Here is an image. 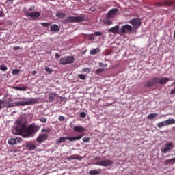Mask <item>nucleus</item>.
I'll use <instances>...</instances> for the list:
<instances>
[{
    "label": "nucleus",
    "mask_w": 175,
    "mask_h": 175,
    "mask_svg": "<svg viewBox=\"0 0 175 175\" xmlns=\"http://www.w3.org/2000/svg\"><path fill=\"white\" fill-rule=\"evenodd\" d=\"M70 137H60L59 139L56 140L57 144H59L61 143H65L66 140H69Z\"/></svg>",
    "instance_id": "obj_17"
},
{
    "label": "nucleus",
    "mask_w": 175,
    "mask_h": 175,
    "mask_svg": "<svg viewBox=\"0 0 175 175\" xmlns=\"http://www.w3.org/2000/svg\"><path fill=\"white\" fill-rule=\"evenodd\" d=\"M23 142V139L21 138H11L8 140V143L10 144V146H14L17 144V143H21Z\"/></svg>",
    "instance_id": "obj_12"
},
{
    "label": "nucleus",
    "mask_w": 175,
    "mask_h": 175,
    "mask_svg": "<svg viewBox=\"0 0 175 175\" xmlns=\"http://www.w3.org/2000/svg\"><path fill=\"white\" fill-rule=\"evenodd\" d=\"M113 18L109 16V15H106L105 18L103 21V23L105 25H113V21L111 20Z\"/></svg>",
    "instance_id": "obj_14"
},
{
    "label": "nucleus",
    "mask_w": 175,
    "mask_h": 175,
    "mask_svg": "<svg viewBox=\"0 0 175 175\" xmlns=\"http://www.w3.org/2000/svg\"><path fill=\"white\" fill-rule=\"evenodd\" d=\"M78 77L79 79H81V80H85V79H86V77H85V75H84V74H79L78 75Z\"/></svg>",
    "instance_id": "obj_41"
},
{
    "label": "nucleus",
    "mask_w": 175,
    "mask_h": 175,
    "mask_svg": "<svg viewBox=\"0 0 175 175\" xmlns=\"http://www.w3.org/2000/svg\"><path fill=\"white\" fill-rule=\"evenodd\" d=\"M36 73H38V72L36 70H33V71L31 72V75L33 76H35V75H36Z\"/></svg>",
    "instance_id": "obj_56"
},
{
    "label": "nucleus",
    "mask_w": 175,
    "mask_h": 175,
    "mask_svg": "<svg viewBox=\"0 0 175 175\" xmlns=\"http://www.w3.org/2000/svg\"><path fill=\"white\" fill-rule=\"evenodd\" d=\"M14 90H17L18 91H27V87H14Z\"/></svg>",
    "instance_id": "obj_32"
},
{
    "label": "nucleus",
    "mask_w": 175,
    "mask_h": 175,
    "mask_svg": "<svg viewBox=\"0 0 175 175\" xmlns=\"http://www.w3.org/2000/svg\"><path fill=\"white\" fill-rule=\"evenodd\" d=\"M5 101L0 100V109H2V107H5Z\"/></svg>",
    "instance_id": "obj_43"
},
{
    "label": "nucleus",
    "mask_w": 175,
    "mask_h": 175,
    "mask_svg": "<svg viewBox=\"0 0 175 175\" xmlns=\"http://www.w3.org/2000/svg\"><path fill=\"white\" fill-rule=\"evenodd\" d=\"M40 121L41 122H46L47 121V120L46 119V118L41 117V118H40Z\"/></svg>",
    "instance_id": "obj_49"
},
{
    "label": "nucleus",
    "mask_w": 175,
    "mask_h": 175,
    "mask_svg": "<svg viewBox=\"0 0 175 175\" xmlns=\"http://www.w3.org/2000/svg\"><path fill=\"white\" fill-rule=\"evenodd\" d=\"M155 117H158V113H150L147 118L148 120H154V118H155Z\"/></svg>",
    "instance_id": "obj_29"
},
{
    "label": "nucleus",
    "mask_w": 175,
    "mask_h": 175,
    "mask_svg": "<svg viewBox=\"0 0 175 175\" xmlns=\"http://www.w3.org/2000/svg\"><path fill=\"white\" fill-rule=\"evenodd\" d=\"M8 2H12L13 0H8Z\"/></svg>",
    "instance_id": "obj_59"
},
{
    "label": "nucleus",
    "mask_w": 175,
    "mask_h": 175,
    "mask_svg": "<svg viewBox=\"0 0 175 175\" xmlns=\"http://www.w3.org/2000/svg\"><path fill=\"white\" fill-rule=\"evenodd\" d=\"M172 5H174V1H165V6H172Z\"/></svg>",
    "instance_id": "obj_36"
},
{
    "label": "nucleus",
    "mask_w": 175,
    "mask_h": 175,
    "mask_svg": "<svg viewBox=\"0 0 175 175\" xmlns=\"http://www.w3.org/2000/svg\"><path fill=\"white\" fill-rule=\"evenodd\" d=\"M83 21H85V17L84 16H68L62 23L68 24L69 23H83Z\"/></svg>",
    "instance_id": "obj_2"
},
{
    "label": "nucleus",
    "mask_w": 175,
    "mask_h": 175,
    "mask_svg": "<svg viewBox=\"0 0 175 175\" xmlns=\"http://www.w3.org/2000/svg\"><path fill=\"white\" fill-rule=\"evenodd\" d=\"M174 148V145H173V142H168L165 144V146L161 149V152L163 154H166L169 152V151L173 150Z\"/></svg>",
    "instance_id": "obj_7"
},
{
    "label": "nucleus",
    "mask_w": 175,
    "mask_h": 175,
    "mask_svg": "<svg viewBox=\"0 0 175 175\" xmlns=\"http://www.w3.org/2000/svg\"><path fill=\"white\" fill-rule=\"evenodd\" d=\"M15 106H27V101H18L14 103Z\"/></svg>",
    "instance_id": "obj_27"
},
{
    "label": "nucleus",
    "mask_w": 175,
    "mask_h": 175,
    "mask_svg": "<svg viewBox=\"0 0 175 175\" xmlns=\"http://www.w3.org/2000/svg\"><path fill=\"white\" fill-rule=\"evenodd\" d=\"M157 6H158L159 8L165 6V1L157 3Z\"/></svg>",
    "instance_id": "obj_34"
},
{
    "label": "nucleus",
    "mask_w": 175,
    "mask_h": 175,
    "mask_svg": "<svg viewBox=\"0 0 175 175\" xmlns=\"http://www.w3.org/2000/svg\"><path fill=\"white\" fill-rule=\"evenodd\" d=\"M88 36L90 38H89L90 40H94V39H95V38H94V36H95V34H89V35H88Z\"/></svg>",
    "instance_id": "obj_45"
},
{
    "label": "nucleus",
    "mask_w": 175,
    "mask_h": 175,
    "mask_svg": "<svg viewBox=\"0 0 175 175\" xmlns=\"http://www.w3.org/2000/svg\"><path fill=\"white\" fill-rule=\"evenodd\" d=\"M145 87H146V88L154 87V84L152 83V81H148L145 84Z\"/></svg>",
    "instance_id": "obj_33"
},
{
    "label": "nucleus",
    "mask_w": 175,
    "mask_h": 175,
    "mask_svg": "<svg viewBox=\"0 0 175 175\" xmlns=\"http://www.w3.org/2000/svg\"><path fill=\"white\" fill-rule=\"evenodd\" d=\"M0 70H2L3 72H5L6 70H8V67H6V66L1 64L0 66Z\"/></svg>",
    "instance_id": "obj_37"
},
{
    "label": "nucleus",
    "mask_w": 175,
    "mask_h": 175,
    "mask_svg": "<svg viewBox=\"0 0 175 175\" xmlns=\"http://www.w3.org/2000/svg\"><path fill=\"white\" fill-rule=\"evenodd\" d=\"M56 17L58 18H65V17H66V14L62 12H59L56 13Z\"/></svg>",
    "instance_id": "obj_25"
},
{
    "label": "nucleus",
    "mask_w": 175,
    "mask_h": 175,
    "mask_svg": "<svg viewBox=\"0 0 175 175\" xmlns=\"http://www.w3.org/2000/svg\"><path fill=\"white\" fill-rule=\"evenodd\" d=\"M81 137H83V135H79L77 137H70L69 141L73 142L74 140H80V139H81Z\"/></svg>",
    "instance_id": "obj_30"
},
{
    "label": "nucleus",
    "mask_w": 175,
    "mask_h": 175,
    "mask_svg": "<svg viewBox=\"0 0 175 175\" xmlns=\"http://www.w3.org/2000/svg\"><path fill=\"white\" fill-rule=\"evenodd\" d=\"M170 94H171V95H174V94H175V87L173 90H171Z\"/></svg>",
    "instance_id": "obj_52"
},
{
    "label": "nucleus",
    "mask_w": 175,
    "mask_h": 175,
    "mask_svg": "<svg viewBox=\"0 0 175 175\" xmlns=\"http://www.w3.org/2000/svg\"><path fill=\"white\" fill-rule=\"evenodd\" d=\"M13 49L15 50V51L21 50V47H20V46H14Z\"/></svg>",
    "instance_id": "obj_51"
},
{
    "label": "nucleus",
    "mask_w": 175,
    "mask_h": 175,
    "mask_svg": "<svg viewBox=\"0 0 175 175\" xmlns=\"http://www.w3.org/2000/svg\"><path fill=\"white\" fill-rule=\"evenodd\" d=\"M129 24H131L134 28H139L142 24V21L139 18H133L129 21Z\"/></svg>",
    "instance_id": "obj_9"
},
{
    "label": "nucleus",
    "mask_w": 175,
    "mask_h": 175,
    "mask_svg": "<svg viewBox=\"0 0 175 175\" xmlns=\"http://www.w3.org/2000/svg\"><path fill=\"white\" fill-rule=\"evenodd\" d=\"M5 107L7 108V109H9V107H14L15 106V104L14 103H10V102H8V101H5Z\"/></svg>",
    "instance_id": "obj_26"
},
{
    "label": "nucleus",
    "mask_w": 175,
    "mask_h": 175,
    "mask_svg": "<svg viewBox=\"0 0 175 175\" xmlns=\"http://www.w3.org/2000/svg\"><path fill=\"white\" fill-rule=\"evenodd\" d=\"M93 35H96V36H100L102 33L100 31H95Z\"/></svg>",
    "instance_id": "obj_48"
},
{
    "label": "nucleus",
    "mask_w": 175,
    "mask_h": 175,
    "mask_svg": "<svg viewBox=\"0 0 175 175\" xmlns=\"http://www.w3.org/2000/svg\"><path fill=\"white\" fill-rule=\"evenodd\" d=\"M83 142L84 143H87L88 142H90V137H85L83 138Z\"/></svg>",
    "instance_id": "obj_44"
},
{
    "label": "nucleus",
    "mask_w": 175,
    "mask_h": 175,
    "mask_svg": "<svg viewBox=\"0 0 175 175\" xmlns=\"http://www.w3.org/2000/svg\"><path fill=\"white\" fill-rule=\"evenodd\" d=\"M100 51V49L99 48L92 49L90 51V54H91V55H95V54H98Z\"/></svg>",
    "instance_id": "obj_23"
},
{
    "label": "nucleus",
    "mask_w": 175,
    "mask_h": 175,
    "mask_svg": "<svg viewBox=\"0 0 175 175\" xmlns=\"http://www.w3.org/2000/svg\"><path fill=\"white\" fill-rule=\"evenodd\" d=\"M59 121H65V117L60 116L58 118Z\"/></svg>",
    "instance_id": "obj_50"
},
{
    "label": "nucleus",
    "mask_w": 175,
    "mask_h": 175,
    "mask_svg": "<svg viewBox=\"0 0 175 175\" xmlns=\"http://www.w3.org/2000/svg\"><path fill=\"white\" fill-rule=\"evenodd\" d=\"M50 28L51 32H58L61 29V27L58 25H52Z\"/></svg>",
    "instance_id": "obj_19"
},
{
    "label": "nucleus",
    "mask_w": 175,
    "mask_h": 175,
    "mask_svg": "<svg viewBox=\"0 0 175 175\" xmlns=\"http://www.w3.org/2000/svg\"><path fill=\"white\" fill-rule=\"evenodd\" d=\"M103 72H105V69L104 68H98L96 70V75H100V73H103Z\"/></svg>",
    "instance_id": "obj_38"
},
{
    "label": "nucleus",
    "mask_w": 175,
    "mask_h": 175,
    "mask_svg": "<svg viewBox=\"0 0 175 175\" xmlns=\"http://www.w3.org/2000/svg\"><path fill=\"white\" fill-rule=\"evenodd\" d=\"M159 77H154L152 80V83L154 86L157 85L159 84Z\"/></svg>",
    "instance_id": "obj_28"
},
{
    "label": "nucleus",
    "mask_w": 175,
    "mask_h": 175,
    "mask_svg": "<svg viewBox=\"0 0 175 175\" xmlns=\"http://www.w3.org/2000/svg\"><path fill=\"white\" fill-rule=\"evenodd\" d=\"M40 127L35 125V123L30 124L28 127L23 120L16 121L15 128L12 130L14 135H20L23 137H33L35 133L39 131Z\"/></svg>",
    "instance_id": "obj_1"
},
{
    "label": "nucleus",
    "mask_w": 175,
    "mask_h": 175,
    "mask_svg": "<svg viewBox=\"0 0 175 175\" xmlns=\"http://www.w3.org/2000/svg\"><path fill=\"white\" fill-rule=\"evenodd\" d=\"M133 28L130 25H124L120 28V35H124L125 33H131Z\"/></svg>",
    "instance_id": "obj_5"
},
{
    "label": "nucleus",
    "mask_w": 175,
    "mask_h": 175,
    "mask_svg": "<svg viewBox=\"0 0 175 175\" xmlns=\"http://www.w3.org/2000/svg\"><path fill=\"white\" fill-rule=\"evenodd\" d=\"M48 98H49V102H54V99L57 98V92H53L49 93L48 94Z\"/></svg>",
    "instance_id": "obj_15"
},
{
    "label": "nucleus",
    "mask_w": 175,
    "mask_h": 175,
    "mask_svg": "<svg viewBox=\"0 0 175 175\" xmlns=\"http://www.w3.org/2000/svg\"><path fill=\"white\" fill-rule=\"evenodd\" d=\"M170 80L168 77H163L159 80V84H166Z\"/></svg>",
    "instance_id": "obj_22"
},
{
    "label": "nucleus",
    "mask_w": 175,
    "mask_h": 175,
    "mask_svg": "<svg viewBox=\"0 0 175 175\" xmlns=\"http://www.w3.org/2000/svg\"><path fill=\"white\" fill-rule=\"evenodd\" d=\"M35 12V6L32 5L30 7L29 10H27L25 11V14L26 16H29V17H31V18H38L40 17L41 13L39 12Z\"/></svg>",
    "instance_id": "obj_3"
},
{
    "label": "nucleus",
    "mask_w": 175,
    "mask_h": 175,
    "mask_svg": "<svg viewBox=\"0 0 175 175\" xmlns=\"http://www.w3.org/2000/svg\"><path fill=\"white\" fill-rule=\"evenodd\" d=\"M172 85H175V81L172 83Z\"/></svg>",
    "instance_id": "obj_58"
},
{
    "label": "nucleus",
    "mask_w": 175,
    "mask_h": 175,
    "mask_svg": "<svg viewBox=\"0 0 175 175\" xmlns=\"http://www.w3.org/2000/svg\"><path fill=\"white\" fill-rule=\"evenodd\" d=\"M75 62V57L73 56H65L60 58V65H69V64H73Z\"/></svg>",
    "instance_id": "obj_4"
},
{
    "label": "nucleus",
    "mask_w": 175,
    "mask_h": 175,
    "mask_svg": "<svg viewBox=\"0 0 175 175\" xmlns=\"http://www.w3.org/2000/svg\"><path fill=\"white\" fill-rule=\"evenodd\" d=\"M12 73L14 75H18L20 73V70H18V69H14V70H12Z\"/></svg>",
    "instance_id": "obj_39"
},
{
    "label": "nucleus",
    "mask_w": 175,
    "mask_h": 175,
    "mask_svg": "<svg viewBox=\"0 0 175 175\" xmlns=\"http://www.w3.org/2000/svg\"><path fill=\"white\" fill-rule=\"evenodd\" d=\"M3 16H5V14H3V12L0 10V17H3Z\"/></svg>",
    "instance_id": "obj_54"
},
{
    "label": "nucleus",
    "mask_w": 175,
    "mask_h": 175,
    "mask_svg": "<svg viewBox=\"0 0 175 175\" xmlns=\"http://www.w3.org/2000/svg\"><path fill=\"white\" fill-rule=\"evenodd\" d=\"M12 98H10V102H12Z\"/></svg>",
    "instance_id": "obj_60"
},
{
    "label": "nucleus",
    "mask_w": 175,
    "mask_h": 175,
    "mask_svg": "<svg viewBox=\"0 0 175 175\" xmlns=\"http://www.w3.org/2000/svg\"><path fill=\"white\" fill-rule=\"evenodd\" d=\"M25 147L27 150H29V151H32L33 150H36L37 148L36 144H35L32 141L27 142Z\"/></svg>",
    "instance_id": "obj_13"
},
{
    "label": "nucleus",
    "mask_w": 175,
    "mask_h": 175,
    "mask_svg": "<svg viewBox=\"0 0 175 175\" xmlns=\"http://www.w3.org/2000/svg\"><path fill=\"white\" fill-rule=\"evenodd\" d=\"M84 72H91V68H85L83 69Z\"/></svg>",
    "instance_id": "obj_55"
},
{
    "label": "nucleus",
    "mask_w": 175,
    "mask_h": 175,
    "mask_svg": "<svg viewBox=\"0 0 175 175\" xmlns=\"http://www.w3.org/2000/svg\"><path fill=\"white\" fill-rule=\"evenodd\" d=\"M55 57L56 59H58V58H59V57H61V55H59V54H58V53H55Z\"/></svg>",
    "instance_id": "obj_53"
},
{
    "label": "nucleus",
    "mask_w": 175,
    "mask_h": 175,
    "mask_svg": "<svg viewBox=\"0 0 175 175\" xmlns=\"http://www.w3.org/2000/svg\"><path fill=\"white\" fill-rule=\"evenodd\" d=\"M39 103V99L38 98H30L27 101H26V105H33Z\"/></svg>",
    "instance_id": "obj_16"
},
{
    "label": "nucleus",
    "mask_w": 175,
    "mask_h": 175,
    "mask_svg": "<svg viewBox=\"0 0 175 175\" xmlns=\"http://www.w3.org/2000/svg\"><path fill=\"white\" fill-rule=\"evenodd\" d=\"M44 70H46V72H47V73H49V75L53 74V71L51 70V68H50V67L45 66Z\"/></svg>",
    "instance_id": "obj_35"
},
{
    "label": "nucleus",
    "mask_w": 175,
    "mask_h": 175,
    "mask_svg": "<svg viewBox=\"0 0 175 175\" xmlns=\"http://www.w3.org/2000/svg\"><path fill=\"white\" fill-rule=\"evenodd\" d=\"M109 32H111V33H114L115 35H121V30L120 29V26L118 25L111 27L109 29Z\"/></svg>",
    "instance_id": "obj_10"
},
{
    "label": "nucleus",
    "mask_w": 175,
    "mask_h": 175,
    "mask_svg": "<svg viewBox=\"0 0 175 175\" xmlns=\"http://www.w3.org/2000/svg\"><path fill=\"white\" fill-rule=\"evenodd\" d=\"M113 163H114V161H113V160L106 159V160H102V161H98L95 163V165H97V166L107 167V166H111Z\"/></svg>",
    "instance_id": "obj_6"
},
{
    "label": "nucleus",
    "mask_w": 175,
    "mask_h": 175,
    "mask_svg": "<svg viewBox=\"0 0 175 175\" xmlns=\"http://www.w3.org/2000/svg\"><path fill=\"white\" fill-rule=\"evenodd\" d=\"M80 117L81 118H85V117H87V115L85 113V112L83 111V112H81Z\"/></svg>",
    "instance_id": "obj_46"
},
{
    "label": "nucleus",
    "mask_w": 175,
    "mask_h": 175,
    "mask_svg": "<svg viewBox=\"0 0 175 175\" xmlns=\"http://www.w3.org/2000/svg\"><path fill=\"white\" fill-rule=\"evenodd\" d=\"M47 139H49V135L40 134L38 137L36 138V142L37 143H39V144H42V143H44Z\"/></svg>",
    "instance_id": "obj_8"
},
{
    "label": "nucleus",
    "mask_w": 175,
    "mask_h": 175,
    "mask_svg": "<svg viewBox=\"0 0 175 175\" xmlns=\"http://www.w3.org/2000/svg\"><path fill=\"white\" fill-rule=\"evenodd\" d=\"M102 173V170L98 169V170H91L89 171V174L90 175H98Z\"/></svg>",
    "instance_id": "obj_20"
},
{
    "label": "nucleus",
    "mask_w": 175,
    "mask_h": 175,
    "mask_svg": "<svg viewBox=\"0 0 175 175\" xmlns=\"http://www.w3.org/2000/svg\"><path fill=\"white\" fill-rule=\"evenodd\" d=\"M100 68H107V64L98 63Z\"/></svg>",
    "instance_id": "obj_42"
},
{
    "label": "nucleus",
    "mask_w": 175,
    "mask_h": 175,
    "mask_svg": "<svg viewBox=\"0 0 175 175\" xmlns=\"http://www.w3.org/2000/svg\"><path fill=\"white\" fill-rule=\"evenodd\" d=\"M157 126L160 129L163 128V126H167L165 120L158 123Z\"/></svg>",
    "instance_id": "obj_31"
},
{
    "label": "nucleus",
    "mask_w": 175,
    "mask_h": 175,
    "mask_svg": "<svg viewBox=\"0 0 175 175\" xmlns=\"http://www.w3.org/2000/svg\"><path fill=\"white\" fill-rule=\"evenodd\" d=\"M0 31H3V28H2L1 27H0Z\"/></svg>",
    "instance_id": "obj_57"
},
{
    "label": "nucleus",
    "mask_w": 175,
    "mask_h": 175,
    "mask_svg": "<svg viewBox=\"0 0 175 175\" xmlns=\"http://www.w3.org/2000/svg\"><path fill=\"white\" fill-rule=\"evenodd\" d=\"M165 124L167 125H173L174 124H175V119L174 118H169L168 120H165Z\"/></svg>",
    "instance_id": "obj_24"
},
{
    "label": "nucleus",
    "mask_w": 175,
    "mask_h": 175,
    "mask_svg": "<svg viewBox=\"0 0 175 175\" xmlns=\"http://www.w3.org/2000/svg\"><path fill=\"white\" fill-rule=\"evenodd\" d=\"M120 12V10H118V8H113L110 10L107 15H108V16H110L111 18H113L114 17H116V16H117L118 14V12Z\"/></svg>",
    "instance_id": "obj_11"
},
{
    "label": "nucleus",
    "mask_w": 175,
    "mask_h": 175,
    "mask_svg": "<svg viewBox=\"0 0 175 175\" xmlns=\"http://www.w3.org/2000/svg\"><path fill=\"white\" fill-rule=\"evenodd\" d=\"M73 159H78V161H81V157L79 156V155L74 154V155H71V156H69L67 157L68 161H72Z\"/></svg>",
    "instance_id": "obj_21"
},
{
    "label": "nucleus",
    "mask_w": 175,
    "mask_h": 175,
    "mask_svg": "<svg viewBox=\"0 0 175 175\" xmlns=\"http://www.w3.org/2000/svg\"><path fill=\"white\" fill-rule=\"evenodd\" d=\"M41 132H44L45 133H49L50 132V129H42Z\"/></svg>",
    "instance_id": "obj_47"
},
{
    "label": "nucleus",
    "mask_w": 175,
    "mask_h": 175,
    "mask_svg": "<svg viewBox=\"0 0 175 175\" xmlns=\"http://www.w3.org/2000/svg\"><path fill=\"white\" fill-rule=\"evenodd\" d=\"M75 1H80V0H75Z\"/></svg>",
    "instance_id": "obj_61"
},
{
    "label": "nucleus",
    "mask_w": 175,
    "mask_h": 175,
    "mask_svg": "<svg viewBox=\"0 0 175 175\" xmlns=\"http://www.w3.org/2000/svg\"><path fill=\"white\" fill-rule=\"evenodd\" d=\"M73 130L75 131V132H79L81 133L85 131V128L81 126H75L73 127Z\"/></svg>",
    "instance_id": "obj_18"
},
{
    "label": "nucleus",
    "mask_w": 175,
    "mask_h": 175,
    "mask_svg": "<svg viewBox=\"0 0 175 175\" xmlns=\"http://www.w3.org/2000/svg\"><path fill=\"white\" fill-rule=\"evenodd\" d=\"M42 27H44L45 28H49L50 27V23H41Z\"/></svg>",
    "instance_id": "obj_40"
}]
</instances>
